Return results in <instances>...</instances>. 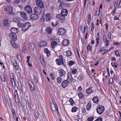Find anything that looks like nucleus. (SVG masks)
I'll use <instances>...</instances> for the list:
<instances>
[{"label": "nucleus", "instance_id": "nucleus-1", "mask_svg": "<svg viewBox=\"0 0 121 121\" xmlns=\"http://www.w3.org/2000/svg\"><path fill=\"white\" fill-rule=\"evenodd\" d=\"M72 80V78L71 74L70 72H68L67 74V80H65L63 81L62 84V86L63 88H65L68 85V83L71 82Z\"/></svg>", "mask_w": 121, "mask_h": 121}, {"label": "nucleus", "instance_id": "nucleus-2", "mask_svg": "<svg viewBox=\"0 0 121 121\" xmlns=\"http://www.w3.org/2000/svg\"><path fill=\"white\" fill-rule=\"evenodd\" d=\"M104 110V107L101 105H99L98 106L96 109L97 113L99 115H101L103 113Z\"/></svg>", "mask_w": 121, "mask_h": 121}, {"label": "nucleus", "instance_id": "nucleus-3", "mask_svg": "<svg viewBox=\"0 0 121 121\" xmlns=\"http://www.w3.org/2000/svg\"><path fill=\"white\" fill-rule=\"evenodd\" d=\"M31 25L30 23L29 22H27L23 24V27L22 28V30L25 32L27 30Z\"/></svg>", "mask_w": 121, "mask_h": 121}, {"label": "nucleus", "instance_id": "nucleus-4", "mask_svg": "<svg viewBox=\"0 0 121 121\" xmlns=\"http://www.w3.org/2000/svg\"><path fill=\"white\" fill-rule=\"evenodd\" d=\"M25 12L29 14L32 13V10L31 6L29 5H28L25 7Z\"/></svg>", "mask_w": 121, "mask_h": 121}, {"label": "nucleus", "instance_id": "nucleus-5", "mask_svg": "<svg viewBox=\"0 0 121 121\" xmlns=\"http://www.w3.org/2000/svg\"><path fill=\"white\" fill-rule=\"evenodd\" d=\"M9 36L12 39V41H16L17 40V37L16 34L11 33L9 35Z\"/></svg>", "mask_w": 121, "mask_h": 121}, {"label": "nucleus", "instance_id": "nucleus-6", "mask_svg": "<svg viewBox=\"0 0 121 121\" xmlns=\"http://www.w3.org/2000/svg\"><path fill=\"white\" fill-rule=\"evenodd\" d=\"M51 104V108L52 110L54 112L56 111V110L58 113H59V111L58 110V107L56 104L55 105H54V104L51 103L50 102Z\"/></svg>", "mask_w": 121, "mask_h": 121}, {"label": "nucleus", "instance_id": "nucleus-7", "mask_svg": "<svg viewBox=\"0 0 121 121\" xmlns=\"http://www.w3.org/2000/svg\"><path fill=\"white\" fill-rule=\"evenodd\" d=\"M36 3L37 6L41 8H44V6L43 4L42 1L41 0H36Z\"/></svg>", "mask_w": 121, "mask_h": 121}, {"label": "nucleus", "instance_id": "nucleus-8", "mask_svg": "<svg viewBox=\"0 0 121 121\" xmlns=\"http://www.w3.org/2000/svg\"><path fill=\"white\" fill-rule=\"evenodd\" d=\"M66 32V30L64 28H60L58 30V34L60 35H64L65 34Z\"/></svg>", "mask_w": 121, "mask_h": 121}, {"label": "nucleus", "instance_id": "nucleus-9", "mask_svg": "<svg viewBox=\"0 0 121 121\" xmlns=\"http://www.w3.org/2000/svg\"><path fill=\"white\" fill-rule=\"evenodd\" d=\"M34 10L35 13L38 14H40L41 12V8L39 7H35L34 8Z\"/></svg>", "mask_w": 121, "mask_h": 121}, {"label": "nucleus", "instance_id": "nucleus-10", "mask_svg": "<svg viewBox=\"0 0 121 121\" xmlns=\"http://www.w3.org/2000/svg\"><path fill=\"white\" fill-rule=\"evenodd\" d=\"M10 78L11 79V82L12 83V86H15V81L14 80V78L13 74L12 73H11L10 74Z\"/></svg>", "mask_w": 121, "mask_h": 121}, {"label": "nucleus", "instance_id": "nucleus-11", "mask_svg": "<svg viewBox=\"0 0 121 121\" xmlns=\"http://www.w3.org/2000/svg\"><path fill=\"white\" fill-rule=\"evenodd\" d=\"M65 16L64 15H62L61 13L57 15L56 16V18L59 19L61 20H64L65 19Z\"/></svg>", "mask_w": 121, "mask_h": 121}, {"label": "nucleus", "instance_id": "nucleus-12", "mask_svg": "<svg viewBox=\"0 0 121 121\" xmlns=\"http://www.w3.org/2000/svg\"><path fill=\"white\" fill-rule=\"evenodd\" d=\"M29 84L31 90L32 91H34L35 89V86L31 80L29 81Z\"/></svg>", "mask_w": 121, "mask_h": 121}, {"label": "nucleus", "instance_id": "nucleus-13", "mask_svg": "<svg viewBox=\"0 0 121 121\" xmlns=\"http://www.w3.org/2000/svg\"><path fill=\"white\" fill-rule=\"evenodd\" d=\"M68 11L67 9H63L61 10L60 13L62 15L66 16L68 14Z\"/></svg>", "mask_w": 121, "mask_h": 121}, {"label": "nucleus", "instance_id": "nucleus-14", "mask_svg": "<svg viewBox=\"0 0 121 121\" xmlns=\"http://www.w3.org/2000/svg\"><path fill=\"white\" fill-rule=\"evenodd\" d=\"M30 18L31 20H34L38 19L39 17L37 15L33 14L31 15Z\"/></svg>", "mask_w": 121, "mask_h": 121}, {"label": "nucleus", "instance_id": "nucleus-15", "mask_svg": "<svg viewBox=\"0 0 121 121\" xmlns=\"http://www.w3.org/2000/svg\"><path fill=\"white\" fill-rule=\"evenodd\" d=\"M20 14L21 16L25 20L28 19V17L26 13L24 12H21L20 13Z\"/></svg>", "mask_w": 121, "mask_h": 121}, {"label": "nucleus", "instance_id": "nucleus-16", "mask_svg": "<svg viewBox=\"0 0 121 121\" xmlns=\"http://www.w3.org/2000/svg\"><path fill=\"white\" fill-rule=\"evenodd\" d=\"M3 24L4 27H6L9 26L10 25V24L8 22V20L6 19L3 21Z\"/></svg>", "mask_w": 121, "mask_h": 121}, {"label": "nucleus", "instance_id": "nucleus-17", "mask_svg": "<svg viewBox=\"0 0 121 121\" xmlns=\"http://www.w3.org/2000/svg\"><path fill=\"white\" fill-rule=\"evenodd\" d=\"M35 43H30L28 46V48L30 50H32L35 48Z\"/></svg>", "mask_w": 121, "mask_h": 121}, {"label": "nucleus", "instance_id": "nucleus-18", "mask_svg": "<svg viewBox=\"0 0 121 121\" xmlns=\"http://www.w3.org/2000/svg\"><path fill=\"white\" fill-rule=\"evenodd\" d=\"M65 71L62 69H61L58 71L59 76L61 77L63 76L65 74Z\"/></svg>", "mask_w": 121, "mask_h": 121}, {"label": "nucleus", "instance_id": "nucleus-19", "mask_svg": "<svg viewBox=\"0 0 121 121\" xmlns=\"http://www.w3.org/2000/svg\"><path fill=\"white\" fill-rule=\"evenodd\" d=\"M50 40L52 42H53L55 41H58L59 39L55 37L54 36H53L50 37Z\"/></svg>", "mask_w": 121, "mask_h": 121}, {"label": "nucleus", "instance_id": "nucleus-20", "mask_svg": "<svg viewBox=\"0 0 121 121\" xmlns=\"http://www.w3.org/2000/svg\"><path fill=\"white\" fill-rule=\"evenodd\" d=\"M62 43L64 46H67L69 45V40L65 39L63 41Z\"/></svg>", "mask_w": 121, "mask_h": 121}, {"label": "nucleus", "instance_id": "nucleus-21", "mask_svg": "<svg viewBox=\"0 0 121 121\" xmlns=\"http://www.w3.org/2000/svg\"><path fill=\"white\" fill-rule=\"evenodd\" d=\"M8 11L9 14H12L13 13V7L12 6H9L8 7Z\"/></svg>", "mask_w": 121, "mask_h": 121}, {"label": "nucleus", "instance_id": "nucleus-22", "mask_svg": "<svg viewBox=\"0 0 121 121\" xmlns=\"http://www.w3.org/2000/svg\"><path fill=\"white\" fill-rule=\"evenodd\" d=\"M46 19L47 21L50 20L52 17L51 15L49 13H47L46 15Z\"/></svg>", "mask_w": 121, "mask_h": 121}, {"label": "nucleus", "instance_id": "nucleus-23", "mask_svg": "<svg viewBox=\"0 0 121 121\" xmlns=\"http://www.w3.org/2000/svg\"><path fill=\"white\" fill-rule=\"evenodd\" d=\"M11 33L16 34L18 33V30L17 29L14 27H12L11 29Z\"/></svg>", "mask_w": 121, "mask_h": 121}, {"label": "nucleus", "instance_id": "nucleus-24", "mask_svg": "<svg viewBox=\"0 0 121 121\" xmlns=\"http://www.w3.org/2000/svg\"><path fill=\"white\" fill-rule=\"evenodd\" d=\"M15 41H11L10 42L12 46L15 48H17V45L15 43Z\"/></svg>", "mask_w": 121, "mask_h": 121}, {"label": "nucleus", "instance_id": "nucleus-25", "mask_svg": "<svg viewBox=\"0 0 121 121\" xmlns=\"http://www.w3.org/2000/svg\"><path fill=\"white\" fill-rule=\"evenodd\" d=\"M40 60L41 62V63L43 67H44L45 66V64L44 62V59L41 56H40Z\"/></svg>", "mask_w": 121, "mask_h": 121}, {"label": "nucleus", "instance_id": "nucleus-26", "mask_svg": "<svg viewBox=\"0 0 121 121\" xmlns=\"http://www.w3.org/2000/svg\"><path fill=\"white\" fill-rule=\"evenodd\" d=\"M44 51V52L47 54V57L50 56V52L47 48H45Z\"/></svg>", "mask_w": 121, "mask_h": 121}, {"label": "nucleus", "instance_id": "nucleus-27", "mask_svg": "<svg viewBox=\"0 0 121 121\" xmlns=\"http://www.w3.org/2000/svg\"><path fill=\"white\" fill-rule=\"evenodd\" d=\"M92 88L90 87L87 89L86 91V93L87 94H90L93 92V91L92 90Z\"/></svg>", "mask_w": 121, "mask_h": 121}, {"label": "nucleus", "instance_id": "nucleus-28", "mask_svg": "<svg viewBox=\"0 0 121 121\" xmlns=\"http://www.w3.org/2000/svg\"><path fill=\"white\" fill-rule=\"evenodd\" d=\"M14 98L16 102L18 103V104L19 105V103H20L19 102V99L18 98V95H14Z\"/></svg>", "mask_w": 121, "mask_h": 121}, {"label": "nucleus", "instance_id": "nucleus-29", "mask_svg": "<svg viewBox=\"0 0 121 121\" xmlns=\"http://www.w3.org/2000/svg\"><path fill=\"white\" fill-rule=\"evenodd\" d=\"M57 41H56L53 42H52L51 44L52 48H54L57 45Z\"/></svg>", "mask_w": 121, "mask_h": 121}, {"label": "nucleus", "instance_id": "nucleus-30", "mask_svg": "<svg viewBox=\"0 0 121 121\" xmlns=\"http://www.w3.org/2000/svg\"><path fill=\"white\" fill-rule=\"evenodd\" d=\"M92 100L94 103H97L98 102L99 99L97 97H94Z\"/></svg>", "mask_w": 121, "mask_h": 121}, {"label": "nucleus", "instance_id": "nucleus-31", "mask_svg": "<svg viewBox=\"0 0 121 121\" xmlns=\"http://www.w3.org/2000/svg\"><path fill=\"white\" fill-rule=\"evenodd\" d=\"M47 42L45 41H42L40 45V47H44L47 44Z\"/></svg>", "mask_w": 121, "mask_h": 121}, {"label": "nucleus", "instance_id": "nucleus-32", "mask_svg": "<svg viewBox=\"0 0 121 121\" xmlns=\"http://www.w3.org/2000/svg\"><path fill=\"white\" fill-rule=\"evenodd\" d=\"M56 61L57 65H60L61 63L60 60L59 59H57L56 60Z\"/></svg>", "mask_w": 121, "mask_h": 121}, {"label": "nucleus", "instance_id": "nucleus-33", "mask_svg": "<svg viewBox=\"0 0 121 121\" xmlns=\"http://www.w3.org/2000/svg\"><path fill=\"white\" fill-rule=\"evenodd\" d=\"M51 24L53 27H55L57 26L58 24V22L56 21H54L52 22Z\"/></svg>", "mask_w": 121, "mask_h": 121}, {"label": "nucleus", "instance_id": "nucleus-34", "mask_svg": "<svg viewBox=\"0 0 121 121\" xmlns=\"http://www.w3.org/2000/svg\"><path fill=\"white\" fill-rule=\"evenodd\" d=\"M91 107V103H88L86 106V109L87 110H89Z\"/></svg>", "mask_w": 121, "mask_h": 121}, {"label": "nucleus", "instance_id": "nucleus-35", "mask_svg": "<svg viewBox=\"0 0 121 121\" xmlns=\"http://www.w3.org/2000/svg\"><path fill=\"white\" fill-rule=\"evenodd\" d=\"M78 108L76 107H74L72 108L71 109V111L72 112H76L78 110Z\"/></svg>", "mask_w": 121, "mask_h": 121}, {"label": "nucleus", "instance_id": "nucleus-36", "mask_svg": "<svg viewBox=\"0 0 121 121\" xmlns=\"http://www.w3.org/2000/svg\"><path fill=\"white\" fill-rule=\"evenodd\" d=\"M88 27L87 26H84V30L83 32V33L84 34L85 33V32L86 31H87L88 30Z\"/></svg>", "mask_w": 121, "mask_h": 121}, {"label": "nucleus", "instance_id": "nucleus-37", "mask_svg": "<svg viewBox=\"0 0 121 121\" xmlns=\"http://www.w3.org/2000/svg\"><path fill=\"white\" fill-rule=\"evenodd\" d=\"M57 82L58 83H60L61 82L62 79L60 77H58L57 78Z\"/></svg>", "mask_w": 121, "mask_h": 121}, {"label": "nucleus", "instance_id": "nucleus-38", "mask_svg": "<svg viewBox=\"0 0 121 121\" xmlns=\"http://www.w3.org/2000/svg\"><path fill=\"white\" fill-rule=\"evenodd\" d=\"M78 95L79 98L81 99H82L83 97V95L81 93H78Z\"/></svg>", "mask_w": 121, "mask_h": 121}, {"label": "nucleus", "instance_id": "nucleus-39", "mask_svg": "<svg viewBox=\"0 0 121 121\" xmlns=\"http://www.w3.org/2000/svg\"><path fill=\"white\" fill-rule=\"evenodd\" d=\"M68 64L69 66H71L75 64V62L71 60L69 62Z\"/></svg>", "mask_w": 121, "mask_h": 121}, {"label": "nucleus", "instance_id": "nucleus-40", "mask_svg": "<svg viewBox=\"0 0 121 121\" xmlns=\"http://www.w3.org/2000/svg\"><path fill=\"white\" fill-rule=\"evenodd\" d=\"M17 56L19 61H21L22 60V58L20 55L19 54H18L17 55Z\"/></svg>", "mask_w": 121, "mask_h": 121}, {"label": "nucleus", "instance_id": "nucleus-41", "mask_svg": "<svg viewBox=\"0 0 121 121\" xmlns=\"http://www.w3.org/2000/svg\"><path fill=\"white\" fill-rule=\"evenodd\" d=\"M67 55L68 56H70L72 54V52L70 51H68L66 52Z\"/></svg>", "mask_w": 121, "mask_h": 121}, {"label": "nucleus", "instance_id": "nucleus-42", "mask_svg": "<svg viewBox=\"0 0 121 121\" xmlns=\"http://www.w3.org/2000/svg\"><path fill=\"white\" fill-rule=\"evenodd\" d=\"M77 72V70L76 69H73L72 71V73L73 74H75Z\"/></svg>", "mask_w": 121, "mask_h": 121}, {"label": "nucleus", "instance_id": "nucleus-43", "mask_svg": "<svg viewBox=\"0 0 121 121\" xmlns=\"http://www.w3.org/2000/svg\"><path fill=\"white\" fill-rule=\"evenodd\" d=\"M69 101L71 105L73 104L74 103V101L72 98L70 99Z\"/></svg>", "mask_w": 121, "mask_h": 121}, {"label": "nucleus", "instance_id": "nucleus-44", "mask_svg": "<svg viewBox=\"0 0 121 121\" xmlns=\"http://www.w3.org/2000/svg\"><path fill=\"white\" fill-rule=\"evenodd\" d=\"M23 24L20 23H19L17 24V26L20 28L23 27Z\"/></svg>", "mask_w": 121, "mask_h": 121}, {"label": "nucleus", "instance_id": "nucleus-45", "mask_svg": "<svg viewBox=\"0 0 121 121\" xmlns=\"http://www.w3.org/2000/svg\"><path fill=\"white\" fill-rule=\"evenodd\" d=\"M20 0H14L13 2V4H17L20 2Z\"/></svg>", "mask_w": 121, "mask_h": 121}, {"label": "nucleus", "instance_id": "nucleus-46", "mask_svg": "<svg viewBox=\"0 0 121 121\" xmlns=\"http://www.w3.org/2000/svg\"><path fill=\"white\" fill-rule=\"evenodd\" d=\"M47 31H48L49 34H50L51 33L52 30L50 27H48L47 28Z\"/></svg>", "mask_w": 121, "mask_h": 121}, {"label": "nucleus", "instance_id": "nucleus-47", "mask_svg": "<svg viewBox=\"0 0 121 121\" xmlns=\"http://www.w3.org/2000/svg\"><path fill=\"white\" fill-rule=\"evenodd\" d=\"M63 3H61L59 5V7L60 9H61L63 7Z\"/></svg>", "mask_w": 121, "mask_h": 121}, {"label": "nucleus", "instance_id": "nucleus-48", "mask_svg": "<svg viewBox=\"0 0 121 121\" xmlns=\"http://www.w3.org/2000/svg\"><path fill=\"white\" fill-rule=\"evenodd\" d=\"M103 41L104 42H105V41H106V40H107V39L106 36L105 35H104L103 36Z\"/></svg>", "mask_w": 121, "mask_h": 121}, {"label": "nucleus", "instance_id": "nucleus-49", "mask_svg": "<svg viewBox=\"0 0 121 121\" xmlns=\"http://www.w3.org/2000/svg\"><path fill=\"white\" fill-rule=\"evenodd\" d=\"M94 119V118L93 117H91L88 118L87 120L89 121H92Z\"/></svg>", "mask_w": 121, "mask_h": 121}, {"label": "nucleus", "instance_id": "nucleus-50", "mask_svg": "<svg viewBox=\"0 0 121 121\" xmlns=\"http://www.w3.org/2000/svg\"><path fill=\"white\" fill-rule=\"evenodd\" d=\"M50 76L51 77V78L52 80H54V77L52 73H50Z\"/></svg>", "mask_w": 121, "mask_h": 121}, {"label": "nucleus", "instance_id": "nucleus-51", "mask_svg": "<svg viewBox=\"0 0 121 121\" xmlns=\"http://www.w3.org/2000/svg\"><path fill=\"white\" fill-rule=\"evenodd\" d=\"M110 41L108 40H107L105 41V42H106V44H105V45L106 46H108L109 44V42Z\"/></svg>", "mask_w": 121, "mask_h": 121}, {"label": "nucleus", "instance_id": "nucleus-52", "mask_svg": "<svg viewBox=\"0 0 121 121\" xmlns=\"http://www.w3.org/2000/svg\"><path fill=\"white\" fill-rule=\"evenodd\" d=\"M13 21L15 22H18V20L17 18H14L13 19Z\"/></svg>", "mask_w": 121, "mask_h": 121}, {"label": "nucleus", "instance_id": "nucleus-53", "mask_svg": "<svg viewBox=\"0 0 121 121\" xmlns=\"http://www.w3.org/2000/svg\"><path fill=\"white\" fill-rule=\"evenodd\" d=\"M102 117L99 118L97 119L95 121H102Z\"/></svg>", "mask_w": 121, "mask_h": 121}, {"label": "nucleus", "instance_id": "nucleus-54", "mask_svg": "<svg viewBox=\"0 0 121 121\" xmlns=\"http://www.w3.org/2000/svg\"><path fill=\"white\" fill-rule=\"evenodd\" d=\"M65 5L66 7H69L70 6V5L68 3H66L65 4Z\"/></svg>", "mask_w": 121, "mask_h": 121}, {"label": "nucleus", "instance_id": "nucleus-55", "mask_svg": "<svg viewBox=\"0 0 121 121\" xmlns=\"http://www.w3.org/2000/svg\"><path fill=\"white\" fill-rule=\"evenodd\" d=\"M113 79L112 78H110L109 80V82L110 83L112 84L113 83Z\"/></svg>", "mask_w": 121, "mask_h": 121}, {"label": "nucleus", "instance_id": "nucleus-56", "mask_svg": "<svg viewBox=\"0 0 121 121\" xmlns=\"http://www.w3.org/2000/svg\"><path fill=\"white\" fill-rule=\"evenodd\" d=\"M115 53L116 55L118 56H120L119 52L118 51H116L115 52Z\"/></svg>", "mask_w": 121, "mask_h": 121}, {"label": "nucleus", "instance_id": "nucleus-57", "mask_svg": "<svg viewBox=\"0 0 121 121\" xmlns=\"http://www.w3.org/2000/svg\"><path fill=\"white\" fill-rule=\"evenodd\" d=\"M108 36L110 39L111 38V32H109L108 33Z\"/></svg>", "mask_w": 121, "mask_h": 121}, {"label": "nucleus", "instance_id": "nucleus-58", "mask_svg": "<svg viewBox=\"0 0 121 121\" xmlns=\"http://www.w3.org/2000/svg\"><path fill=\"white\" fill-rule=\"evenodd\" d=\"M88 20L91 21V14H89L88 15Z\"/></svg>", "mask_w": 121, "mask_h": 121}, {"label": "nucleus", "instance_id": "nucleus-59", "mask_svg": "<svg viewBox=\"0 0 121 121\" xmlns=\"http://www.w3.org/2000/svg\"><path fill=\"white\" fill-rule=\"evenodd\" d=\"M11 110L12 112L13 113V116L14 117V114H15L14 110L13 109H11Z\"/></svg>", "mask_w": 121, "mask_h": 121}, {"label": "nucleus", "instance_id": "nucleus-60", "mask_svg": "<svg viewBox=\"0 0 121 121\" xmlns=\"http://www.w3.org/2000/svg\"><path fill=\"white\" fill-rule=\"evenodd\" d=\"M34 80L37 83L38 82V80L36 78V76H35L34 77Z\"/></svg>", "mask_w": 121, "mask_h": 121}, {"label": "nucleus", "instance_id": "nucleus-61", "mask_svg": "<svg viewBox=\"0 0 121 121\" xmlns=\"http://www.w3.org/2000/svg\"><path fill=\"white\" fill-rule=\"evenodd\" d=\"M82 88L81 86H80L78 88V90L79 91H82Z\"/></svg>", "mask_w": 121, "mask_h": 121}, {"label": "nucleus", "instance_id": "nucleus-62", "mask_svg": "<svg viewBox=\"0 0 121 121\" xmlns=\"http://www.w3.org/2000/svg\"><path fill=\"white\" fill-rule=\"evenodd\" d=\"M117 1L115 2V5H114L115 8H116L117 7Z\"/></svg>", "mask_w": 121, "mask_h": 121}, {"label": "nucleus", "instance_id": "nucleus-63", "mask_svg": "<svg viewBox=\"0 0 121 121\" xmlns=\"http://www.w3.org/2000/svg\"><path fill=\"white\" fill-rule=\"evenodd\" d=\"M1 79L4 82L5 81V78L3 77H1Z\"/></svg>", "mask_w": 121, "mask_h": 121}, {"label": "nucleus", "instance_id": "nucleus-64", "mask_svg": "<svg viewBox=\"0 0 121 121\" xmlns=\"http://www.w3.org/2000/svg\"><path fill=\"white\" fill-rule=\"evenodd\" d=\"M13 64L14 66H16L17 65V63L16 61H15L13 62Z\"/></svg>", "mask_w": 121, "mask_h": 121}]
</instances>
